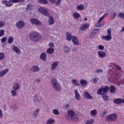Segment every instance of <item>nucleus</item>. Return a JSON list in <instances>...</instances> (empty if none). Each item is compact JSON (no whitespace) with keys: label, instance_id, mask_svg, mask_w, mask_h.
Instances as JSON below:
<instances>
[{"label":"nucleus","instance_id":"f257e3e1","mask_svg":"<svg viewBox=\"0 0 124 124\" xmlns=\"http://www.w3.org/2000/svg\"><path fill=\"white\" fill-rule=\"evenodd\" d=\"M29 36L30 39L34 41V42H37V41H39V40L41 39V36L40 34L34 31L30 32Z\"/></svg>","mask_w":124,"mask_h":124},{"label":"nucleus","instance_id":"f03ea898","mask_svg":"<svg viewBox=\"0 0 124 124\" xmlns=\"http://www.w3.org/2000/svg\"><path fill=\"white\" fill-rule=\"evenodd\" d=\"M51 84L52 88L56 92H61V87L56 78H52L51 81Z\"/></svg>","mask_w":124,"mask_h":124},{"label":"nucleus","instance_id":"7ed1b4c3","mask_svg":"<svg viewBox=\"0 0 124 124\" xmlns=\"http://www.w3.org/2000/svg\"><path fill=\"white\" fill-rule=\"evenodd\" d=\"M109 92V87L108 86H105L104 87H102L98 90L97 92V94L103 95L105 93H107Z\"/></svg>","mask_w":124,"mask_h":124},{"label":"nucleus","instance_id":"20e7f679","mask_svg":"<svg viewBox=\"0 0 124 124\" xmlns=\"http://www.w3.org/2000/svg\"><path fill=\"white\" fill-rule=\"evenodd\" d=\"M118 119V115L116 114L112 113L108 115L106 117L107 122H114Z\"/></svg>","mask_w":124,"mask_h":124},{"label":"nucleus","instance_id":"39448f33","mask_svg":"<svg viewBox=\"0 0 124 124\" xmlns=\"http://www.w3.org/2000/svg\"><path fill=\"white\" fill-rule=\"evenodd\" d=\"M39 12L44 15L45 16H49V14H48V11L47 9L44 7H41L39 8Z\"/></svg>","mask_w":124,"mask_h":124},{"label":"nucleus","instance_id":"423d86ee","mask_svg":"<svg viewBox=\"0 0 124 124\" xmlns=\"http://www.w3.org/2000/svg\"><path fill=\"white\" fill-rule=\"evenodd\" d=\"M30 21L31 24H33L34 25H35V26H41V25H42V23L36 18H31Z\"/></svg>","mask_w":124,"mask_h":124},{"label":"nucleus","instance_id":"0eeeda50","mask_svg":"<svg viewBox=\"0 0 124 124\" xmlns=\"http://www.w3.org/2000/svg\"><path fill=\"white\" fill-rule=\"evenodd\" d=\"M90 27V24L88 23H83L80 27V31H87Z\"/></svg>","mask_w":124,"mask_h":124},{"label":"nucleus","instance_id":"6e6552de","mask_svg":"<svg viewBox=\"0 0 124 124\" xmlns=\"http://www.w3.org/2000/svg\"><path fill=\"white\" fill-rule=\"evenodd\" d=\"M3 4H4L7 7H11L12 5H13V3L12 1L9 0L7 1L6 0H4L2 1Z\"/></svg>","mask_w":124,"mask_h":124},{"label":"nucleus","instance_id":"1a4fd4ad","mask_svg":"<svg viewBox=\"0 0 124 124\" xmlns=\"http://www.w3.org/2000/svg\"><path fill=\"white\" fill-rule=\"evenodd\" d=\"M103 19H99L98 22L95 25V26L96 28H99V27H103L104 25H105V22L103 21H102Z\"/></svg>","mask_w":124,"mask_h":124},{"label":"nucleus","instance_id":"9d476101","mask_svg":"<svg viewBox=\"0 0 124 124\" xmlns=\"http://www.w3.org/2000/svg\"><path fill=\"white\" fill-rule=\"evenodd\" d=\"M25 27V22L24 21H19L16 23V28L17 29H22Z\"/></svg>","mask_w":124,"mask_h":124},{"label":"nucleus","instance_id":"9b49d317","mask_svg":"<svg viewBox=\"0 0 124 124\" xmlns=\"http://www.w3.org/2000/svg\"><path fill=\"white\" fill-rule=\"evenodd\" d=\"M97 54L99 58L101 59H104L106 57V53L102 51H98Z\"/></svg>","mask_w":124,"mask_h":124},{"label":"nucleus","instance_id":"f8f14e48","mask_svg":"<svg viewBox=\"0 0 124 124\" xmlns=\"http://www.w3.org/2000/svg\"><path fill=\"white\" fill-rule=\"evenodd\" d=\"M83 96L85 98H87V99H93V96L88 92H85L83 93Z\"/></svg>","mask_w":124,"mask_h":124},{"label":"nucleus","instance_id":"ddd939ff","mask_svg":"<svg viewBox=\"0 0 124 124\" xmlns=\"http://www.w3.org/2000/svg\"><path fill=\"white\" fill-rule=\"evenodd\" d=\"M74 93H75V96L76 99H77V100H80V99H81V96L80 95V94H79V92H78V90H75Z\"/></svg>","mask_w":124,"mask_h":124},{"label":"nucleus","instance_id":"4468645a","mask_svg":"<svg viewBox=\"0 0 124 124\" xmlns=\"http://www.w3.org/2000/svg\"><path fill=\"white\" fill-rule=\"evenodd\" d=\"M72 42L75 45H79V40L77 37L75 36H73Z\"/></svg>","mask_w":124,"mask_h":124},{"label":"nucleus","instance_id":"2eb2a0df","mask_svg":"<svg viewBox=\"0 0 124 124\" xmlns=\"http://www.w3.org/2000/svg\"><path fill=\"white\" fill-rule=\"evenodd\" d=\"M58 64H59V61L54 62L51 65V70H55L56 69V67L58 66Z\"/></svg>","mask_w":124,"mask_h":124},{"label":"nucleus","instance_id":"dca6fc26","mask_svg":"<svg viewBox=\"0 0 124 124\" xmlns=\"http://www.w3.org/2000/svg\"><path fill=\"white\" fill-rule=\"evenodd\" d=\"M13 49L17 55L21 54V50H20V49H19L18 47L15 46L13 47Z\"/></svg>","mask_w":124,"mask_h":124},{"label":"nucleus","instance_id":"f3484780","mask_svg":"<svg viewBox=\"0 0 124 124\" xmlns=\"http://www.w3.org/2000/svg\"><path fill=\"white\" fill-rule=\"evenodd\" d=\"M102 38L104 40L109 41V40H111L112 39V36H110V35H107L106 36H103Z\"/></svg>","mask_w":124,"mask_h":124},{"label":"nucleus","instance_id":"a211bd4d","mask_svg":"<svg viewBox=\"0 0 124 124\" xmlns=\"http://www.w3.org/2000/svg\"><path fill=\"white\" fill-rule=\"evenodd\" d=\"M66 36H67L66 39L68 41H71V40H72L73 38V36H72V35L71 34V33L69 32L66 33Z\"/></svg>","mask_w":124,"mask_h":124},{"label":"nucleus","instance_id":"6ab92c4d","mask_svg":"<svg viewBox=\"0 0 124 124\" xmlns=\"http://www.w3.org/2000/svg\"><path fill=\"white\" fill-rule=\"evenodd\" d=\"M113 103H115V104H121V103H123V99H115L114 100Z\"/></svg>","mask_w":124,"mask_h":124},{"label":"nucleus","instance_id":"aec40b11","mask_svg":"<svg viewBox=\"0 0 124 124\" xmlns=\"http://www.w3.org/2000/svg\"><path fill=\"white\" fill-rule=\"evenodd\" d=\"M8 71H9V70H8V69H7L0 72V77L1 78L4 77V75H5L6 73H7Z\"/></svg>","mask_w":124,"mask_h":124},{"label":"nucleus","instance_id":"412c9836","mask_svg":"<svg viewBox=\"0 0 124 124\" xmlns=\"http://www.w3.org/2000/svg\"><path fill=\"white\" fill-rule=\"evenodd\" d=\"M90 115L92 117H95L97 115V110L96 109H93L91 111Z\"/></svg>","mask_w":124,"mask_h":124},{"label":"nucleus","instance_id":"4be33fe9","mask_svg":"<svg viewBox=\"0 0 124 124\" xmlns=\"http://www.w3.org/2000/svg\"><path fill=\"white\" fill-rule=\"evenodd\" d=\"M31 70L32 71H34V72H38V71H39V70H40V69L37 66H33L31 67Z\"/></svg>","mask_w":124,"mask_h":124},{"label":"nucleus","instance_id":"5701e85b","mask_svg":"<svg viewBox=\"0 0 124 124\" xmlns=\"http://www.w3.org/2000/svg\"><path fill=\"white\" fill-rule=\"evenodd\" d=\"M109 90L111 93H114L116 92V88H115L114 85L110 86V87L109 88Z\"/></svg>","mask_w":124,"mask_h":124},{"label":"nucleus","instance_id":"b1692460","mask_svg":"<svg viewBox=\"0 0 124 124\" xmlns=\"http://www.w3.org/2000/svg\"><path fill=\"white\" fill-rule=\"evenodd\" d=\"M47 57V55H46V54L45 53H43L41 54L40 56V58L41 60H42V61H46V58Z\"/></svg>","mask_w":124,"mask_h":124},{"label":"nucleus","instance_id":"393cba45","mask_svg":"<svg viewBox=\"0 0 124 124\" xmlns=\"http://www.w3.org/2000/svg\"><path fill=\"white\" fill-rule=\"evenodd\" d=\"M80 84L82 86H87L88 85V82L85 79H82L80 81Z\"/></svg>","mask_w":124,"mask_h":124},{"label":"nucleus","instance_id":"a878e982","mask_svg":"<svg viewBox=\"0 0 124 124\" xmlns=\"http://www.w3.org/2000/svg\"><path fill=\"white\" fill-rule=\"evenodd\" d=\"M34 102L35 104H38V103H39V99L37 95H35L34 97Z\"/></svg>","mask_w":124,"mask_h":124},{"label":"nucleus","instance_id":"bb28decb","mask_svg":"<svg viewBox=\"0 0 124 124\" xmlns=\"http://www.w3.org/2000/svg\"><path fill=\"white\" fill-rule=\"evenodd\" d=\"M54 51H55L54 48L52 47H49L48 49H47L46 52L47 53V54L51 55V54H53V53H54Z\"/></svg>","mask_w":124,"mask_h":124},{"label":"nucleus","instance_id":"cd10ccee","mask_svg":"<svg viewBox=\"0 0 124 124\" xmlns=\"http://www.w3.org/2000/svg\"><path fill=\"white\" fill-rule=\"evenodd\" d=\"M78 120H79V118L75 115L71 117V120L72 122H78Z\"/></svg>","mask_w":124,"mask_h":124},{"label":"nucleus","instance_id":"c85d7f7f","mask_svg":"<svg viewBox=\"0 0 124 124\" xmlns=\"http://www.w3.org/2000/svg\"><path fill=\"white\" fill-rule=\"evenodd\" d=\"M12 1L13 3H18V2H24L25 0H9Z\"/></svg>","mask_w":124,"mask_h":124},{"label":"nucleus","instance_id":"c756f323","mask_svg":"<svg viewBox=\"0 0 124 124\" xmlns=\"http://www.w3.org/2000/svg\"><path fill=\"white\" fill-rule=\"evenodd\" d=\"M48 22L49 25H53V24L55 23V21L54 20V17H53V16H51L49 17V19H48Z\"/></svg>","mask_w":124,"mask_h":124},{"label":"nucleus","instance_id":"7c9ffc66","mask_svg":"<svg viewBox=\"0 0 124 124\" xmlns=\"http://www.w3.org/2000/svg\"><path fill=\"white\" fill-rule=\"evenodd\" d=\"M67 114L68 115L70 116L71 118L74 116L75 112L73 111V110H69L68 111Z\"/></svg>","mask_w":124,"mask_h":124},{"label":"nucleus","instance_id":"2f4dec72","mask_svg":"<svg viewBox=\"0 0 124 124\" xmlns=\"http://www.w3.org/2000/svg\"><path fill=\"white\" fill-rule=\"evenodd\" d=\"M100 30L99 29H94L93 31L92 32V34H98Z\"/></svg>","mask_w":124,"mask_h":124},{"label":"nucleus","instance_id":"473e14b6","mask_svg":"<svg viewBox=\"0 0 124 124\" xmlns=\"http://www.w3.org/2000/svg\"><path fill=\"white\" fill-rule=\"evenodd\" d=\"M84 6L82 4L78 5L76 8L77 10H84Z\"/></svg>","mask_w":124,"mask_h":124},{"label":"nucleus","instance_id":"72a5a7b5","mask_svg":"<svg viewBox=\"0 0 124 124\" xmlns=\"http://www.w3.org/2000/svg\"><path fill=\"white\" fill-rule=\"evenodd\" d=\"M73 17L75 19H78V18H80V14L77 12H75L73 13Z\"/></svg>","mask_w":124,"mask_h":124},{"label":"nucleus","instance_id":"f704fd0d","mask_svg":"<svg viewBox=\"0 0 124 124\" xmlns=\"http://www.w3.org/2000/svg\"><path fill=\"white\" fill-rule=\"evenodd\" d=\"M13 88L15 91H17V90H19V84L18 83H15L14 84Z\"/></svg>","mask_w":124,"mask_h":124},{"label":"nucleus","instance_id":"c9c22d12","mask_svg":"<svg viewBox=\"0 0 124 124\" xmlns=\"http://www.w3.org/2000/svg\"><path fill=\"white\" fill-rule=\"evenodd\" d=\"M39 2L41 4H48V1L47 0H39Z\"/></svg>","mask_w":124,"mask_h":124},{"label":"nucleus","instance_id":"e433bc0d","mask_svg":"<svg viewBox=\"0 0 124 124\" xmlns=\"http://www.w3.org/2000/svg\"><path fill=\"white\" fill-rule=\"evenodd\" d=\"M13 41H14V38H13V37L10 36L8 39V43L9 44L13 43Z\"/></svg>","mask_w":124,"mask_h":124},{"label":"nucleus","instance_id":"4c0bfd02","mask_svg":"<svg viewBox=\"0 0 124 124\" xmlns=\"http://www.w3.org/2000/svg\"><path fill=\"white\" fill-rule=\"evenodd\" d=\"M55 123V120L52 119H50L46 121V124H53Z\"/></svg>","mask_w":124,"mask_h":124},{"label":"nucleus","instance_id":"58836bf2","mask_svg":"<svg viewBox=\"0 0 124 124\" xmlns=\"http://www.w3.org/2000/svg\"><path fill=\"white\" fill-rule=\"evenodd\" d=\"M72 82L75 86H78V87L80 86V84L78 83V81L76 79H72Z\"/></svg>","mask_w":124,"mask_h":124},{"label":"nucleus","instance_id":"ea45409f","mask_svg":"<svg viewBox=\"0 0 124 124\" xmlns=\"http://www.w3.org/2000/svg\"><path fill=\"white\" fill-rule=\"evenodd\" d=\"M38 113H39V108L37 109L36 110L34 111L33 116L34 118H36L37 117Z\"/></svg>","mask_w":124,"mask_h":124},{"label":"nucleus","instance_id":"a19ab883","mask_svg":"<svg viewBox=\"0 0 124 124\" xmlns=\"http://www.w3.org/2000/svg\"><path fill=\"white\" fill-rule=\"evenodd\" d=\"M33 7H32V5L31 4L29 3L28 4V6L26 8L27 10H31Z\"/></svg>","mask_w":124,"mask_h":124},{"label":"nucleus","instance_id":"79ce46f5","mask_svg":"<svg viewBox=\"0 0 124 124\" xmlns=\"http://www.w3.org/2000/svg\"><path fill=\"white\" fill-rule=\"evenodd\" d=\"M102 97L105 101H108L109 100V97L106 94L103 95Z\"/></svg>","mask_w":124,"mask_h":124},{"label":"nucleus","instance_id":"37998d69","mask_svg":"<svg viewBox=\"0 0 124 124\" xmlns=\"http://www.w3.org/2000/svg\"><path fill=\"white\" fill-rule=\"evenodd\" d=\"M7 41V37L6 36H4V37L1 39V43H4V42H6Z\"/></svg>","mask_w":124,"mask_h":124},{"label":"nucleus","instance_id":"c03bdc74","mask_svg":"<svg viewBox=\"0 0 124 124\" xmlns=\"http://www.w3.org/2000/svg\"><path fill=\"white\" fill-rule=\"evenodd\" d=\"M64 51L65 52V53H69L70 52V48L68 47L67 46H65V48H64Z\"/></svg>","mask_w":124,"mask_h":124},{"label":"nucleus","instance_id":"a18cd8bd","mask_svg":"<svg viewBox=\"0 0 124 124\" xmlns=\"http://www.w3.org/2000/svg\"><path fill=\"white\" fill-rule=\"evenodd\" d=\"M118 17L121 19H123L124 20V14L123 13H121L118 14Z\"/></svg>","mask_w":124,"mask_h":124},{"label":"nucleus","instance_id":"49530a36","mask_svg":"<svg viewBox=\"0 0 124 124\" xmlns=\"http://www.w3.org/2000/svg\"><path fill=\"white\" fill-rule=\"evenodd\" d=\"M98 78H93L92 82L94 83V84H96L97 83V81H98Z\"/></svg>","mask_w":124,"mask_h":124},{"label":"nucleus","instance_id":"de8ad7c7","mask_svg":"<svg viewBox=\"0 0 124 124\" xmlns=\"http://www.w3.org/2000/svg\"><path fill=\"white\" fill-rule=\"evenodd\" d=\"M52 112L54 115H59L60 114V112H59V110L57 109H54L53 110Z\"/></svg>","mask_w":124,"mask_h":124},{"label":"nucleus","instance_id":"09e8293b","mask_svg":"<svg viewBox=\"0 0 124 124\" xmlns=\"http://www.w3.org/2000/svg\"><path fill=\"white\" fill-rule=\"evenodd\" d=\"M93 119H90V120H88L86 123V124H93Z\"/></svg>","mask_w":124,"mask_h":124},{"label":"nucleus","instance_id":"8fccbe9b","mask_svg":"<svg viewBox=\"0 0 124 124\" xmlns=\"http://www.w3.org/2000/svg\"><path fill=\"white\" fill-rule=\"evenodd\" d=\"M4 59V54L2 52L0 53V61Z\"/></svg>","mask_w":124,"mask_h":124},{"label":"nucleus","instance_id":"3c124183","mask_svg":"<svg viewBox=\"0 0 124 124\" xmlns=\"http://www.w3.org/2000/svg\"><path fill=\"white\" fill-rule=\"evenodd\" d=\"M11 93L13 96H16L17 95V92L15 90H12L11 91Z\"/></svg>","mask_w":124,"mask_h":124},{"label":"nucleus","instance_id":"603ef678","mask_svg":"<svg viewBox=\"0 0 124 124\" xmlns=\"http://www.w3.org/2000/svg\"><path fill=\"white\" fill-rule=\"evenodd\" d=\"M3 35H4V30H0V37H1V36H3Z\"/></svg>","mask_w":124,"mask_h":124},{"label":"nucleus","instance_id":"864d4df0","mask_svg":"<svg viewBox=\"0 0 124 124\" xmlns=\"http://www.w3.org/2000/svg\"><path fill=\"white\" fill-rule=\"evenodd\" d=\"M107 31L108 35H110L111 36H112V34L111 33V29H108Z\"/></svg>","mask_w":124,"mask_h":124},{"label":"nucleus","instance_id":"5fc2aeb1","mask_svg":"<svg viewBox=\"0 0 124 124\" xmlns=\"http://www.w3.org/2000/svg\"><path fill=\"white\" fill-rule=\"evenodd\" d=\"M106 114H107V110L105 109V110H104L103 113L101 114L102 115H101V117H103L104 116H105V115H106Z\"/></svg>","mask_w":124,"mask_h":124},{"label":"nucleus","instance_id":"6e6d98bb","mask_svg":"<svg viewBox=\"0 0 124 124\" xmlns=\"http://www.w3.org/2000/svg\"><path fill=\"white\" fill-rule=\"evenodd\" d=\"M108 16V13H105L101 17H100V20H103L105 17Z\"/></svg>","mask_w":124,"mask_h":124},{"label":"nucleus","instance_id":"4d7b16f0","mask_svg":"<svg viewBox=\"0 0 124 124\" xmlns=\"http://www.w3.org/2000/svg\"><path fill=\"white\" fill-rule=\"evenodd\" d=\"M98 49H99V50H104V46H103L102 45H100L98 46Z\"/></svg>","mask_w":124,"mask_h":124},{"label":"nucleus","instance_id":"13d9d810","mask_svg":"<svg viewBox=\"0 0 124 124\" xmlns=\"http://www.w3.org/2000/svg\"><path fill=\"white\" fill-rule=\"evenodd\" d=\"M115 68H116V69H117V70H119V71H121V70H122V68L121 67V66L117 65L115 66Z\"/></svg>","mask_w":124,"mask_h":124},{"label":"nucleus","instance_id":"bf43d9fd","mask_svg":"<svg viewBox=\"0 0 124 124\" xmlns=\"http://www.w3.org/2000/svg\"><path fill=\"white\" fill-rule=\"evenodd\" d=\"M5 25L4 22V21H0V28H2L3 26Z\"/></svg>","mask_w":124,"mask_h":124},{"label":"nucleus","instance_id":"052dcab7","mask_svg":"<svg viewBox=\"0 0 124 124\" xmlns=\"http://www.w3.org/2000/svg\"><path fill=\"white\" fill-rule=\"evenodd\" d=\"M95 73H102L103 71L101 69H98L95 71Z\"/></svg>","mask_w":124,"mask_h":124},{"label":"nucleus","instance_id":"680f3d73","mask_svg":"<svg viewBox=\"0 0 124 124\" xmlns=\"http://www.w3.org/2000/svg\"><path fill=\"white\" fill-rule=\"evenodd\" d=\"M117 13L115 12V13H114L112 15L111 17H112V18H113V19H114V18H115V17H116V16H117Z\"/></svg>","mask_w":124,"mask_h":124},{"label":"nucleus","instance_id":"e2e57ef3","mask_svg":"<svg viewBox=\"0 0 124 124\" xmlns=\"http://www.w3.org/2000/svg\"><path fill=\"white\" fill-rule=\"evenodd\" d=\"M69 107V104H67L66 105H65L63 106V108H65V109H67V108H68Z\"/></svg>","mask_w":124,"mask_h":124},{"label":"nucleus","instance_id":"0e129e2a","mask_svg":"<svg viewBox=\"0 0 124 124\" xmlns=\"http://www.w3.org/2000/svg\"><path fill=\"white\" fill-rule=\"evenodd\" d=\"M48 45L49 47H51V48H52V47H54V43H50Z\"/></svg>","mask_w":124,"mask_h":124},{"label":"nucleus","instance_id":"69168bd1","mask_svg":"<svg viewBox=\"0 0 124 124\" xmlns=\"http://www.w3.org/2000/svg\"><path fill=\"white\" fill-rule=\"evenodd\" d=\"M61 1H62V0H57V2H56L57 5H59V4L61 3Z\"/></svg>","mask_w":124,"mask_h":124},{"label":"nucleus","instance_id":"338daca9","mask_svg":"<svg viewBox=\"0 0 124 124\" xmlns=\"http://www.w3.org/2000/svg\"><path fill=\"white\" fill-rule=\"evenodd\" d=\"M2 111L0 109V118H2Z\"/></svg>","mask_w":124,"mask_h":124},{"label":"nucleus","instance_id":"774afa93","mask_svg":"<svg viewBox=\"0 0 124 124\" xmlns=\"http://www.w3.org/2000/svg\"><path fill=\"white\" fill-rule=\"evenodd\" d=\"M49 0V1H50V2H52V3H54L56 1V0Z\"/></svg>","mask_w":124,"mask_h":124}]
</instances>
